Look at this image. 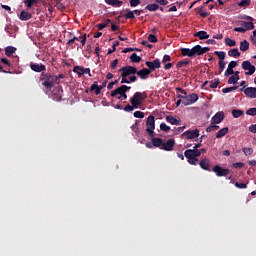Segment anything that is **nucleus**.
I'll return each mask as SVG.
<instances>
[{
	"label": "nucleus",
	"instance_id": "47",
	"mask_svg": "<svg viewBox=\"0 0 256 256\" xmlns=\"http://www.w3.org/2000/svg\"><path fill=\"white\" fill-rule=\"evenodd\" d=\"M251 0H242L238 3V7H249Z\"/></svg>",
	"mask_w": 256,
	"mask_h": 256
},
{
	"label": "nucleus",
	"instance_id": "50",
	"mask_svg": "<svg viewBox=\"0 0 256 256\" xmlns=\"http://www.w3.org/2000/svg\"><path fill=\"white\" fill-rule=\"evenodd\" d=\"M38 0H25V4L28 9H31L35 3H37Z\"/></svg>",
	"mask_w": 256,
	"mask_h": 256
},
{
	"label": "nucleus",
	"instance_id": "27",
	"mask_svg": "<svg viewBox=\"0 0 256 256\" xmlns=\"http://www.w3.org/2000/svg\"><path fill=\"white\" fill-rule=\"evenodd\" d=\"M194 37H198L201 41L205 39H209V35L207 34V31H198L194 34Z\"/></svg>",
	"mask_w": 256,
	"mask_h": 256
},
{
	"label": "nucleus",
	"instance_id": "62",
	"mask_svg": "<svg viewBox=\"0 0 256 256\" xmlns=\"http://www.w3.org/2000/svg\"><path fill=\"white\" fill-rule=\"evenodd\" d=\"M131 51H141L139 48H125L122 53H131Z\"/></svg>",
	"mask_w": 256,
	"mask_h": 256
},
{
	"label": "nucleus",
	"instance_id": "34",
	"mask_svg": "<svg viewBox=\"0 0 256 256\" xmlns=\"http://www.w3.org/2000/svg\"><path fill=\"white\" fill-rule=\"evenodd\" d=\"M123 17H125V19H135V12L127 8Z\"/></svg>",
	"mask_w": 256,
	"mask_h": 256
},
{
	"label": "nucleus",
	"instance_id": "53",
	"mask_svg": "<svg viewBox=\"0 0 256 256\" xmlns=\"http://www.w3.org/2000/svg\"><path fill=\"white\" fill-rule=\"evenodd\" d=\"M148 41L150 43H157V41H158L157 36H155L154 34H149Z\"/></svg>",
	"mask_w": 256,
	"mask_h": 256
},
{
	"label": "nucleus",
	"instance_id": "14",
	"mask_svg": "<svg viewBox=\"0 0 256 256\" xmlns=\"http://www.w3.org/2000/svg\"><path fill=\"white\" fill-rule=\"evenodd\" d=\"M52 96H53L54 101H61L63 99V87L56 86L52 90Z\"/></svg>",
	"mask_w": 256,
	"mask_h": 256
},
{
	"label": "nucleus",
	"instance_id": "61",
	"mask_svg": "<svg viewBox=\"0 0 256 256\" xmlns=\"http://www.w3.org/2000/svg\"><path fill=\"white\" fill-rule=\"evenodd\" d=\"M237 81L233 76H230L228 79V85H236Z\"/></svg>",
	"mask_w": 256,
	"mask_h": 256
},
{
	"label": "nucleus",
	"instance_id": "15",
	"mask_svg": "<svg viewBox=\"0 0 256 256\" xmlns=\"http://www.w3.org/2000/svg\"><path fill=\"white\" fill-rule=\"evenodd\" d=\"M209 47H201V45H196L192 48L193 56L195 55H205V53L209 52Z\"/></svg>",
	"mask_w": 256,
	"mask_h": 256
},
{
	"label": "nucleus",
	"instance_id": "49",
	"mask_svg": "<svg viewBox=\"0 0 256 256\" xmlns=\"http://www.w3.org/2000/svg\"><path fill=\"white\" fill-rule=\"evenodd\" d=\"M160 131H164L165 133H168V131H171V127L167 126V124H165V123H161Z\"/></svg>",
	"mask_w": 256,
	"mask_h": 256
},
{
	"label": "nucleus",
	"instance_id": "46",
	"mask_svg": "<svg viewBox=\"0 0 256 256\" xmlns=\"http://www.w3.org/2000/svg\"><path fill=\"white\" fill-rule=\"evenodd\" d=\"M112 47L113 50L109 49L107 55H111L112 53H115V51H117V47H119V41L116 40Z\"/></svg>",
	"mask_w": 256,
	"mask_h": 256
},
{
	"label": "nucleus",
	"instance_id": "63",
	"mask_svg": "<svg viewBox=\"0 0 256 256\" xmlns=\"http://www.w3.org/2000/svg\"><path fill=\"white\" fill-rule=\"evenodd\" d=\"M169 61H171V56L168 54H165L163 56L162 63H168Z\"/></svg>",
	"mask_w": 256,
	"mask_h": 256
},
{
	"label": "nucleus",
	"instance_id": "12",
	"mask_svg": "<svg viewBox=\"0 0 256 256\" xmlns=\"http://www.w3.org/2000/svg\"><path fill=\"white\" fill-rule=\"evenodd\" d=\"M131 89V86L127 85H121L120 87L113 90L110 94L111 97H117V95H123L124 93H127Z\"/></svg>",
	"mask_w": 256,
	"mask_h": 256
},
{
	"label": "nucleus",
	"instance_id": "26",
	"mask_svg": "<svg viewBox=\"0 0 256 256\" xmlns=\"http://www.w3.org/2000/svg\"><path fill=\"white\" fill-rule=\"evenodd\" d=\"M167 123H170V125H181V120L177 119L171 115L166 116Z\"/></svg>",
	"mask_w": 256,
	"mask_h": 256
},
{
	"label": "nucleus",
	"instance_id": "1",
	"mask_svg": "<svg viewBox=\"0 0 256 256\" xmlns=\"http://www.w3.org/2000/svg\"><path fill=\"white\" fill-rule=\"evenodd\" d=\"M40 83L44 86L46 91H52L55 87V75L49 72H42L39 77Z\"/></svg>",
	"mask_w": 256,
	"mask_h": 256
},
{
	"label": "nucleus",
	"instance_id": "4",
	"mask_svg": "<svg viewBox=\"0 0 256 256\" xmlns=\"http://www.w3.org/2000/svg\"><path fill=\"white\" fill-rule=\"evenodd\" d=\"M178 99H183V105L185 107L189 106V105H193V103H197V101H199V95H197L196 93L193 94H186V96H183L181 94H177Z\"/></svg>",
	"mask_w": 256,
	"mask_h": 256
},
{
	"label": "nucleus",
	"instance_id": "22",
	"mask_svg": "<svg viewBox=\"0 0 256 256\" xmlns=\"http://www.w3.org/2000/svg\"><path fill=\"white\" fill-rule=\"evenodd\" d=\"M199 165L204 171H211V161L209 159L204 158L200 160Z\"/></svg>",
	"mask_w": 256,
	"mask_h": 256
},
{
	"label": "nucleus",
	"instance_id": "39",
	"mask_svg": "<svg viewBox=\"0 0 256 256\" xmlns=\"http://www.w3.org/2000/svg\"><path fill=\"white\" fill-rule=\"evenodd\" d=\"M227 65V63H225V61H219L218 62V75H221V73H223V71H225V66Z\"/></svg>",
	"mask_w": 256,
	"mask_h": 256
},
{
	"label": "nucleus",
	"instance_id": "33",
	"mask_svg": "<svg viewBox=\"0 0 256 256\" xmlns=\"http://www.w3.org/2000/svg\"><path fill=\"white\" fill-rule=\"evenodd\" d=\"M229 57H241V52H239V49L234 48L228 51Z\"/></svg>",
	"mask_w": 256,
	"mask_h": 256
},
{
	"label": "nucleus",
	"instance_id": "57",
	"mask_svg": "<svg viewBox=\"0 0 256 256\" xmlns=\"http://www.w3.org/2000/svg\"><path fill=\"white\" fill-rule=\"evenodd\" d=\"M235 187H237V189H247V184L245 183H239V182H235Z\"/></svg>",
	"mask_w": 256,
	"mask_h": 256
},
{
	"label": "nucleus",
	"instance_id": "38",
	"mask_svg": "<svg viewBox=\"0 0 256 256\" xmlns=\"http://www.w3.org/2000/svg\"><path fill=\"white\" fill-rule=\"evenodd\" d=\"M61 79H65V74L60 73L58 75H54L55 85H59V83H61Z\"/></svg>",
	"mask_w": 256,
	"mask_h": 256
},
{
	"label": "nucleus",
	"instance_id": "25",
	"mask_svg": "<svg viewBox=\"0 0 256 256\" xmlns=\"http://www.w3.org/2000/svg\"><path fill=\"white\" fill-rule=\"evenodd\" d=\"M208 83H209L210 89H217V87H219V83H221V80H219V78H215L214 80H212L210 82L206 81L204 83V85H208Z\"/></svg>",
	"mask_w": 256,
	"mask_h": 256
},
{
	"label": "nucleus",
	"instance_id": "30",
	"mask_svg": "<svg viewBox=\"0 0 256 256\" xmlns=\"http://www.w3.org/2000/svg\"><path fill=\"white\" fill-rule=\"evenodd\" d=\"M181 55H183V57H194L193 56V48L192 49L182 48Z\"/></svg>",
	"mask_w": 256,
	"mask_h": 256
},
{
	"label": "nucleus",
	"instance_id": "36",
	"mask_svg": "<svg viewBox=\"0 0 256 256\" xmlns=\"http://www.w3.org/2000/svg\"><path fill=\"white\" fill-rule=\"evenodd\" d=\"M232 115H233L234 119H239V117L244 115V112H243V110L234 109V110H232Z\"/></svg>",
	"mask_w": 256,
	"mask_h": 256
},
{
	"label": "nucleus",
	"instance_id": "11",
	"mask_svg": "<svg viewBox=\"0 0 256 256\" xmlns=\"http://www.w3.org/2000/svg\"><path fill=\"white\" fill-rule=\"evenodd\" d=\"M199 137V129L187 130L182 133L183 139H198Z\"/></svg>",
	"mask_w": 256,
	"mask_h": 256
},
{
	"label": "nucleus",
	"instance_id": "10",
	"mask_svg": "<svg viewBox=\"0 0 256 256\" xmlns=\"http://www.w3.org/2000/svg\"><path fill=\"white\" fill-rule=\"evenodd\" d=\"M146 67H148L149 71H155V69H161V60L156 58L153 61H146L145 62Z\"/></svg>",
	"mask_w": 256,
	"mask_h": 256
},
{
	"label": "nucleus",
	"instance_id": "52",
	"mask_svg": "<svg viewBox=\"0 0 256 256\" xmlns=\"http://www.w3.org/2000/svg\"><path fill=\"white\" fill-rule=\"evenodd\" d=\"M176 91H177L178 95H182V97H186L188 95L187 91L183 90V88H181V87L176 88Z\"/></svg>",
	"mask_w": 256,
	"mask_h": 256
},
{
	"label": "nucleus",
	"instance_id": "20",
	"mask_svg": "<svg viewBox=\"0 0 256 256\" xmlns=\"http://www.w3.org/2000/svg\"><path fill=\"white\" fill-rule=\"evenodd\" d=\"M173 147H175V139H168L166 142H162V150L163 151H173Z\"/></svg>",
	"mask_w": 256,
	"mask_h": 256
},
{
	"label": "nucleus",
	"instance_id": "45",
	"mask_svg": "<svg viewBox=\"0 0 256 256\" xmlns=\"http://www.w3.org/2000/svg\"><path fill=\"white\" fill-rule=\"evenodd\" d=\"M239 89V86H232L228 88H223L222 93H231V91H237Z\"/></svg>",
	"mask_w": 256,
	"mask_h": 256
},
{
	"label": "nucleus",
	"instance_id": "16",
	"mask_svg": "<svg viewBox=\"0 0 256 256\" xmlns=\"http://www.w3.org/2000/svg\"><path fill=\"white\" fill-rule=\"evenodd\" d=\"M225 119V113L223 111L217 112L211 119V125H219Z\"/></svg>",
	"mask_w": 256,
	"mask_h": 256
},
{
	"label": "nucleus",
	"instance_id": "54",
	"mask_svg": "<svg viewBox=\"0 0 256 256\" xmlns=\"http://www.w3.org/2000/svg\"><path fill=\"white\" fill-rule=\"evenodd\" d=\"M187 159H188V163L190 165H197V163H199V159L198 158L192 157V158H187Z\"/></svg>",
	"mask_w": 256,
	"mask_h": 256
},
{
	"label": "nucleus",
	"instance_id": "8",
	"mask_svg": "<svg viewBox=\"0 0 256 256\" xmlns=\"http://www.w3.org/2000/svg\"><path fill=\"white\" fill-rule=\"evenodd\" d=\"M241 67L244 71H247L245 75H253L256 71L255 65L248 60L243 61Z\"/></svg>",
	"mask_w": 256,
	"mask_h": 256
},
{
	"label": "nucleus",
	"instance_id": "2",
	"mask_svg": "<svg viewBox=\"0 0 256 256\" xmlns=\"http://www.w3.org/2000/svg\"><path fill=\"white\" fill-rule=\"evenodd\" d=\"M145 99H147V92H136L133 97L130 98V103L135 109H139Z\"/></svg>",
	"mask_w": 256,
	"mask_h": 256
},
{
	"label": "nucleus",
	"instance_id": "18",
	"mask_svg": "<svg viewBox=\"0 0 256 256\" xmlns=\"http://www.w3.org/2000/svg\"><path fill=\"white\" fill-rule=\"evenodd\" d=\"M135 71V75H138L142 80L149 79V75H151V70H149V68H143L139 71L135 68Z\"/></svg>",
	"mask_w": 256,
	"mask_h": 256
},
{
	"label": "nucleus",
	"instance_id": "13",
	"mask_svg": "<svg viewBox=\"0 0 256 256\" xmlns=\"http://www.w3.org/2000/svg\"><path fill=\"white\" fill-rule=\"evenodd\" d=\"M30 69L35 73H45L47 71V67H45L42 63H30Z\"/></svg>",
	"mask_w": 256,
	"mask_h": 256
},
{
	"label": "nucleus",
	"instance_id": "28",
	"mask_svg": "<svg viewBox=\"0 0 256 256\" xmlns=\"http://www.w3.org/2000/svg\"><path fill=\"white\" fill-rule=\"evenodd\" d=\"M227 133H229V127H224L222 129H220L216 133V139H221V137H225Z\"/></svg>",
	"mask_w": 256,
	"mask_h": 256
},
{
	"label": "nucleus",
	"instance_id": "43",
	"mask_svg": "<svg viewBox=\"0 0 256 256\" xmlns=\"http://www.w3.org/2000/svg\"><path fill=\"white\" fill-rule=\"evenodd\" d=\"M145 9L147 11H157L159 9L158 4H148Z\"/></svg>",
	"mask_w": 256,
	"mask_h": 256
},
{
	"label": "nucleus",
	"instance_id": "42",
	"mask_svg": "<svg viewBox=\"0 0 256 256\" xmlns=\"http://www.w3.org/2000/svg\"><path fill=\"white\" fill-rule=\"evenodd\" d=\"M214 55H217L219 61H225V52L224 51H215Z\"/></svg>",
	"mask_w": 256,
	"mask_h": 256
},
{
	"label": "nucleus",
	"instance_id": "32",
	"mask_svg": "<svg viewBox=\"0 0 256 256\" xmlns=\"http://www.w3.org/2000/svg\"><path fill=\"white\" fill-rule=\"evenodd\" d=\"M15 51H17V48H15L13 46H7L5 48V55L7 57H11L13 55V53H15Z\"/></svg>",
	"mask_w": 256,
	"mask_h": 256
},
{
	"label": "nucleus",
	"instance_id": "59",
	"mask_svg": "<svg viewBox=\"0 0 256 256\" xmlns=\"http://www.w3.org/2000/svg\"><path fill=\"white\" fill-rule=\"evenodd\" d=\"M124 111H126L127 113L133 111L134 109H136L135 107H133V104L130 105V104H127L124 108Z\"/></svg>",
	"mask_w": 256,
	"mask_h": 256
},
{
	"label": "nucleus",
	"instance_id": "55",
	"mask_svg": "<svg viewBox=\"0 0 256 256\" xmlns=\"http://www.w3.org/2000/svg\"><path fill=\"white\" fill-rule=\"evenodd\" d=\"M246 115H250L251 117H255L256 115V108H250L246 111Z\"/></svg>",
	"mask_w": 256,
	"mask_h": 256
},
{
	"label": "nucleus",
	"instance_id": "48",
	"mask_svg": "<svg viewBox=\"0 0 256 256\" xmlns=\"http://www.w3.org/2000/svg\"><path fill=\"white\" fill-rule=\"evenodd\" d=\"M219 129V126L212 124L206 128L207 133H211L213 131H217Z\"/></svg>",
	"mask_w": 256,
	"mask_h": 256
},
{
	"label": "nucleus",
	"instance_id": "6",
	"mask_svg": "<svg viewBox=\"0 0 256 256\" xmlns=\"http://www.w3.org/2000/svg\"><path fill=\"white\" fill-rule=\"evenodd\" d=\"M242 19H245L246 21H241V27L243 29H246V31H253V29H255V24L253 23V21H255V18L251 17V16H247L244 15L242 17ZM249 21V22H247Z\"/></svg>",
	"mask_w": 256,
	"mask_h": 256
},
{
	"label": "nucleus",
	"instance_id": "21",
	"mask_svg": "<svg viewBox=\"0 0 256 256\" xmlns=\"http://www.w3.org/2000/svg\"><path fill=\"white\" fill-rule=\"evenodd\" d=\"M237 65H238L237 61H231L228 64V68L224 72V77H229V75H233V73H235V71L233 69H235V67H237Z\"/></svg>",
	"mask_w": 256,
	"mask_h": 256
},
{
	"label": "nucleus",
	"instance_id": "31",
	"mask_svg": "<svg viewBox=\"0 0 256 256\" xmlns=\"http://www.w3.org/2000/svg\"><path fill=\"white\" fill-rule=\"evenodd\" d=\"M84 68L83 66H75L73 68V72L78 75V77H83L84 75Z\"/></svg>",
	"mask_w": 256,
	"mask_h": 256
},
{
	"label": "nucleus",
	"instance_id": "64",
	"mask_svg": "<svg viewBox=\"0 0 256 256\" xmlns=\"http://www.w3.org/2000/svg\"><path fill=\"white\" fill-rule=\"evenodd\" d=\"M250 133H256V124H252L249 126Z\"/></svg>",
	"mask_w": 256,
	"mask_h": 256
},
{
	"label": "nucleus",
	"instance_id": "35",
	"mask_svg": "<svg viewBox=\"0 0 256 256\" xmlns=\"http://www.w3.org/2000/svg\"><path fill=\"white\" fill-rule=\"evenodd\" d=\"M240 51H249V41L244 40L242 42H240Z\"/></svg>",
	"mask_w": 256,
	"mask_h": 256
},
{
	"label": "nucleus",
	"instance_id": "60",
	"mask_svg": "<svg viewBox=\"0 0 256 256\" xmlns=\"http://www.w3.org/2000/svg\"><path fill=\"white\" fill-rule=\"evenodd\" d=\"M117 65H119V60L118 59H114L111 62L110 67H111V69H117Z\"/></svg>",
	"mask_w": 256,
	"mask_h": 256
},
{
	"label": "nucleus",
	"instance_id": "24",
	"mask_svg": "<svg viewBox=\"0 0 256 256\" xmlns=\"http://www.w3.org/2000/svg\"><path fill=\"white\" fill-rule=\"evenodd\" d=\"M106 5H110L111 7H122L123 1L120 0H104Z\"/></svg>",
	"mask_w": 256,
	"mask_h": 256
},
{
	"label": "nucleus",
	"instance_id": "37",
	"mask_svg": "<svg viewBox=\"0 0 256 256\" xmlns=\"http://www.w3.org/2000/svg\"><path fill=\"white\" fill-rule=\"evenodd\" d=\"M130 60L132 63H141V57L138 56L137 53L131 54Z\"/></svg>",
	"mask_w": 256,
	"mask_h": 256
},
{
	"label": "nucleus",
	"instance_id": "51",
	"mask_svg": "<svg viewBox=\"0 0 256 256\" xmlns=\"http://www.w3.org/2000/svg\"><path fill=\"white\" fill-rule=\"evenodd\" d=\"M134 117H136V119H143L145 117V113H143L141 111H135Z\"/></svg>",
	"mask_w": 256,
	"mask_h": 256
},
{
	"label": "nucleus",
	"instance_id": "56",
	"mask_svg": "<svg viewBox=\"0 0 256 256\" xmlns=\"http://www.w3.org/2000/svg\"><path fill=\"white\" fill-rule=\"evenodd\" d=\"M141 5V0H130V7H138Z\"/></svg>",
	"mask_w": 256,
	"mask_h": 256
},
{
	"label": "nucleus",
	"instance_id": "44",
	"mask_svg": "<svg viewBox=\"0 0 256 256\" xmlns=\"http://www.w3.org/2000/svg\"><path fill=\"white\" fill-rule=\"evenodd\" d=\"M187 65H189V61H188L187 59H184V60L179 61V62L176 64V67H177L178 69H181V67H185V66H187Z\"/></svg>",
	"mask_w": 256,
	"mask_h": 256
},
{
	"label": "nucleus",
	"instance_id": "17",
	"mask_svg": "<svg viewBox=\"0 0 256 256\" xmlns=\"http://www.w3.org/2000/svg\"><path fill=\"white\" fill-rule=\"evenodd\" d=\"M186 159L201 157V151L199 149H188L184 152Z\"/></svg>",
	"mask_w": 256,
	"mask_h": 256
},
{
	"label": "nucleus",
	"instance_id": "9",
	"mask_svg": "<svg viewBox=\"0 0 256 256\" xmlns=\"http://www.w3.org/2000/svg\"><path fill=\"white\" fill-rule=\"evenodd\" d=\"M105 87H107V80H104L100 86H98L97 81H94L90 87V91H94L95 95H101V91H103Z\"/></svg>",
	"mask_w": 256,
	"mask_h": 256
},
{
	"label": "nucleus",
	"instance_id": "19",
	"mask_svg": "<svg viewBox=\"0 0 256 256\" xmlns=\"http://www.w3.org/2000/svg\"><path fill=\"white\" fill-rule=\"evenodd\" d=\"M240 91L244 92V95L250 99H256V88L255 87H247L241 88Z\"/></svg>",
	"mask_w": 256,
	"mask_h": 256
},
{
	"label": "nucleus",
	"instance_id": "41",
	"mask_svg": "<svg viewBox=\"0 0 256 256\" xmlns=\"http://www.w3.org/2000/svg\"><path fill=\"white\" fill-rule=\"evenodd\" d=\"M54 2L56 3V7L57 9H59L60 11H65V4H63L62 0H54Z\"/></svg>",
	"mask_w": 256,
	"mask_h": 256
},
{
	"label": "nucleus",
	"instance_id": "23",
	"mask_svg": "<svg viewBox=\"0 0 256 256\" xmlns=\"http://www.w3.org/2000/svg\"><path fill=\"white\" fill-rule=\"evenodd\" d=\"M32 17H33V14H31V12H27L25 10H22L19 15L20 21H29V19H32Z\"/></svg>",
	"mask_w": 256,
	"mask_h": 256
},
{
	"label": "nucleus",
	"instance_id": "40",
	"mask_svg": "<svg viewBox=\"0 0 256 256\" xmlns=\"http://www.w3.org/2000/svg\"><path fill=\"white\" fill-rule=\"evenodd\" d=\"M225 45H227V47H235L237 42L231 38H225Z\"/></svg>",
	"mask_w": 256,
	"mask_h": 256
},
{
	"label": "nucleus",
	"instance_id": "3",
	"mask_svg": "<svg viewBox=\"0 0 256 256\" xmlns=\"http://www.w3.org/2000/svg\"><path fill=\"white\" fill-rule=\"evenodd\" d=\"M121 75L120 77H122L121 79V83H126L127 85H129V83H131V81H129V79H127V77H129L130 75H135L136 70L134 66H124L121 69H119Z\"/></svg>",
	"mask_w": 256,
	"mask_h": 256
},
{
	"label": "nucleus",
	"instance_id": "29",
	"mask_svg": "<svg viewBox=\"0 0 256 256\" xmlns=\"http://www.w3.org/2000/svg\"><path fill=\"white\" fill-rule=\"evenodd\" d=\"M152 139V145L153 147H159L160 149L163 146V139L161 138H155V137H151Z\"/></svg>",
	"mask_w": 256,
	"mask_h": 256
},
{
	"label": "nucleus",
	"instance_id": "5",
	"mask_svg": "<svg viewBox=\"0 0 256 256\" xmlns=\"http://www.w3.org/2000/svg\"><path fill=\"white\" fill-rule=\"evenodd\" d=\"M146 132L149 137H155V116L150 115L146 120Z\"/></svg>",
	"mask_w": 256,
	"mask_h": 256
},
{
	"label": "nucleus",
	"instance_id": "7",
	"mask_svg": "<svg viewBox=\"0 0 256 256\" xmlns=\"http://www.w3.org/2000/svg\"><path fill=\"white\" fill-rule=\"evenodd\" d=\"M213 173H216L217 177H227V175H229V173H231L230 169H226L221 167L220 165H215L212 168Z\"/></svg>",
	"mask_w": 256,
	"mask_h": 256
},
{
	"label": "nucleus",
	"instance_id": "58",
	"mask_svg": "<svg viewBox=\"0 0 256 256\" xmlns=\"http://www.w3.org/2000/svg\"><path fill=\"white\" fill-rule=\"evenodd\" d=\"M242 151L245 155H253V148H243Z\"/></svg>",
	"mask_w": 256,
	"mask_h": 256
}]
</instances>
